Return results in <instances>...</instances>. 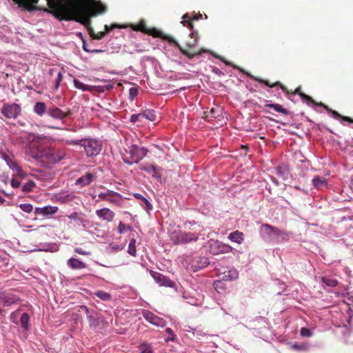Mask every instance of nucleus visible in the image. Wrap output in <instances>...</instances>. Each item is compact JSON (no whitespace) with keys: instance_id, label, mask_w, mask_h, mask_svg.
<instances>
[{"instance_id":"obj_1","label":"nucleus","mask_w":353,"mask_h":353,"mask_svg":"<svg viewBox=\"0 0 353 353\" xmlns=\"http://www.w3.org/2000/svg\"><path fill=\"white\" fill-rule=\"evenodd\" d=\"M48 8L44 12L52 14L59 21H75L83 25L93 39H103L106 32H94L92 19L104 14L107 6L97 0H46Z\"/></svg>"},{"instance_id":"obj_2","label":"nucleus","mask_w":353,"mask_h":353,"mask_svg":"<svg viewBox=\"0 0 353 353\" xmlns=\"http://www.w3.org/2000/svg\"><path fill=\"white\" fill-rule=\"evenodd\" d=\"M27 152L37 161L48 165H53L63 159L65 149L54 143L52 138L37 135L27 145Z\"/></svg>"},{"instance_id":"obj_3","label":"nucleus","mask_w":353,"mask_h":353,"mask_svg":"<svg viewBox=\"0 0 353 353\" xmlns=\"http://www.w3.org/2000/svg\"><path fill=\"white\" fill-rule=\"evenodd\" d=\"M130 28L134 31H139L144 34L151 35L154 37L161 38L165 41H167L171 44H174L177 46L181 52L187 57L189 59H193L196 55L201 54L202 52H205V50H201L196 52H190L188 50L184 49L178 42L172 37L168 35H165L161 31L157 30L155 28H148L144 20H141L139 23L135 24H130Z\"/></svg>"},{"instance_id":"obj_4","label":"nucleus","mask_w":353,"mask_h":353,"mask_svg":"<svg viewBox=\"0 0 353 353\" xmlns=\"http://www.w3.org/2000/svg\"><path fill=\"white\" fill-rule=\"evenodd\" d=\"M184 228L185 230H192L193 232H187L182 230H174L170 233V241L176 244H186L191 242H196L199 239L201 232L203 230V227L198 225L195 222L187 221L184 223Z\"/></svg>"},{"instance_id":"obj_5","label":"nucleus","mask_w":353,"mask_h":353,"mask_svg":"<svg viewBox=\"0 0 353 353\" xmlns=\"http://www.w3.org/2000/svg\"><path fill=\"white\" fill-rule=\"evenodd\" d=\"M68 145H79L83 146L88 157L97 156L101 150V143L96 139H85L76 141H67Z\"/></svg>"},{"instance_id":"obj_6","label":"nucleus","mask_w":353,"mask_h":353,"mask_svg":"<svg viewBox=\"0 0 353 353\" xmlns=\"http://www.w3.org/2000/svg\"><path fill=\"white\" fill-rule=\"evenodd\" d=\"M128 155L123 157V161L128 164L138 163L148 154V150L145 148H139L136 145H132L126 150Z\"/></svg>"},{"instance_id":"obj_7","label":"nucleus","mask_w":353,"mask_h":353,"mask_svg":"<svg viewBox=\"0 0 353 353\" xmlns=\"http://www.w3.org/2000/svg\"><path fill=\"white\" fill-rule=\"evenodd\" d=\"M202 15L201 14L194 15L193 17H190L188 13L185 14L182 17V21L181 23L183 24V26H186L190 28L192 31L190 33V36L193 39L192 41H188L186 43V46L188 48H192L196 46L198 39H199V34L196 31L193 30V23L192 21L199 20L201 18Z\"/></svg>"},{"instance_id":"obj_8","label":"nucleus","mask_w":353,"mask_h":353,"mask_svg":"<svg viewBox=\"0 0 353 353\" xmlns=\"http://www.w3.org/2000/svg\"><path fill=\"white\" fill-rule=\"evenodd\" d=\"M1 156L5 160L8 165L10 169L15 172L14 175L17 176L21 179H24L26 176V173L21 168L20 165L14 159L12 154L1 152Z\"/></svg>"},{"instance_id":"obj_9","label":"nucleus","mask_w":353,"mask_h":353,"mask_svg":"<svg viewBox=\"0 0 353 353\" xmlns=\"http://www.w3.org/2000/svg\"><path fill=\"white\" fill-rule=\"evenodd\" d=\"M252 79L256 81H258L260 83H263L265 85L268 87L270 88H274L276 86H279L280 88L286 94H299L300 96V94H303V92L301 91V88L298 87L294 91H290L286 86L283 85L280 81H276L275 83H271L269 81L263 79L260 77H252Z\"/></svg>"},{"instance_id":"obj_10","label":"nucleus","mask_w":353,"mask_h":353,"mask_svg":"<svg viewBox=\"0 0 353 353\" xmlns=\"http://www.w3.org/2000/svg\"><path fill=\"white\" fill-rule=\"evenodd\" d=\"M21 112V107L17 103L4 104L1 109V113L9 119L17 118Z\"/></svg>"},{"instance_id":"obj_11","label":"nucleus","mask_w":353,"mask_h":353,"mask_svg":"<svg viewBox=\"0 0 353 353\" xmlns=\"http://www.w3.org/2000/svg\"><path fill=\"white\" fill-rule=\"evenodd\" d=\"M19 8L28 12L43 10V8L37 6L39 0H12Z\"/></svg>"},{"instance_id":"obj_12","label":"nucleus","mask_w":353,"mask_h":353,"mask_svg":"<svg viewBox=\"0 0 353 353\" xmlns=\"http://www.w3.org/2000/svg\"><path fill=\"white\" fill-rule=\"evenodd\" d=\"M150 275L154 279V281L160 285V286H165V287H169V288H173L175 285V283L170 280L168 277L164 276L163 274L150 270Z\"/></svg>"},{"instance_id":"obj_13","label":"nucleus","mask_w":353,"mask_h":353,"mask_svg":"<svg viewBox=\"0 0 353 353\" xmlns=\"http://www.w3.org/2000/svg\"><path fill=\"white\" fill-rule=\"evenodd\" d=\"M142 315L147 321L153 325L159 327H165L166 325V322L163 319L160 318L149 310H143Z\"/></svg>"},{"instance_id":"obj_14","label":"nucleus","mask_w":353,"mask_h":353,"mask_svg":"<svg viewBox=\"0 0 353 353\" xmlns=\"http://www.w3.org/2000/svg\"><path fill=\"white\" fill-rule=\"evenodd\" d=\"M19 300V297L13 293L5 291L0 292V304L3 306H10Z\"/></svg>"},{"instance_id":"obj_15","label":"nucleus","mask_w":353,"mask_h":353,"mask_svg":"<svg viewBox=\"0 0 353 353\" xmlns=\"http://www.w3.org/2000/svg\"><path fill=\"white\" fill-rule=\"evenodd\" d=\"M276 227H273L269 224H263L261 227V232L269 241H275L276 234L277 231Z\"/></svg>"},{"instance_id":"obj_16","label":"nucleus","mask_w":353,"mask_h":353,"mask_svg":"<svg viewBox=\"0 0 353 353\" xmlns=\"http://www.w3.org/2000/svg\"><path fill=\"white\" fill-rule=\"evenodd\" d=\"M48 113L52 118L59 120H63L71 114L70 110L65 112L60 108L55 106L50 108L48 110Z\"/></svg>"},{"instance_id":"obj_17","label":"nucleus","mask_w":353,"mask_h":353,"mask_svg":"<svg viewBox=\"0 0 353 353\" xmlns=\"http://www.w3.org/2000/svg\"><path fill=\"white\" fill-rule=\"evenodd\" d=\"M96 214L99 219L108 222L112 221L115 216V213L108 208L97 210Z\"/></svg>"},{"instance_id":"obj_18","label":"nucleus","mask_w":353,"mask_h":353,"mask_svg":"<svg viewBox=\"0 0 353 353\" xmlns=\"http://www.w3.org/2000/svg\"><path fill=\"white\" fill-rule=\"evenodd\" d=\"M119 194L117 192H114L112 190H108L104 192H101L98 194V197L103 201H108L112 203H117L118 201L117 199H113L115 196H119Z\"/></svg>"},{"instance_id":"obj_19","label":"nucleus","mask_w":353,"mask_h":353,"mask_svg":"<svg viewBox=\"0 0 353 353\" xmlns=\"http://www.w3.org/2000/svg\"><path fill=\"white\" fill-rule=\"evenodd\" d=\"M59 210L58 207L57 206H44L43 208H35V214H42L43 216L52 215L57 213Z\"/></svg>"},{"instance_id":"obj_20","label":"nucleus","mask_w":353,"mask_h":353,"mask_svg":"<svg viewBox=\"0 0 353 353\" xmlns=\"http://www.w3.org/2000/svg\"><path fill=\"white\" fill-rule=\"evenodd\" d=\"M67 264L72 270H82L87 267L86 263L76 258L69 259Z\"/></svg>"},{"instance_id":"obj_21","label":"nucleus","mask_w":353,"mask_h":353,"mask_svg":"<svg viewBox=\"0 0 353 353\" xmlns=\"http://www.w3.org/2000/svg\"><path fill=\"white\" fill-rule=\"evenodd\" d=\"M94 178V175L90 173H86L81 176L76 181V185H80L81 186L88 185L91 183Z\"/></svg>"},{"instance_id":"obj_22","label":"nucleus","mask_w":353,"mask_h":353,"mask_svg":"<svg viewBox=\"0 0 353 353\" xmlns=\"http://www.w3.org/2000/svg\"><path fill=\"white\" fill-rule=\"evenodd\" d=\"M228 239L233 242L241 244L244 240V235L243 232L236 230L229 234Z\"/></svg>"},{"instance_id":"obj_23","label":"nucleus","mask_w":353,"mask_h":353,"mask_svg":"<svg viewBox=\"0 0 353 353\" xmlns=\"http://www.w3.org/2000/svg\"><path fill=\"white\" fill-rule=\"evenodd\" d=\"M327 184V182L325 178L316 176L312 179V185L317 189H321L326 187Z\"/></svg>"},{"instance_id":"obj_24","label":"nucleus","mask_w":353,"mask_h":353,"mask_svg":"<svg viewBox=\"0 0 353 353\" xmlns=\"http://www.w3.org/2000/svg\"><path fill=\"white\" fill-rule=\"evenodd\" d=\"M143 116V122L145 120L155 121L157 120V114L154 110L148 109L142 112Z\"/></svg>"},{"instance_id":"obj_25","label":"nucleus","mask_w":353,"mask_h":353,"mask_svg":"<svg viewBox=\"0 0 353 353\" xmlns=\"http://www.w3.org/2000/svg\"><path fill=\"white\" fill-rule=\"evenodd\" d=\"M34 112L40 117L46 112V105L43 102H37L34 106Z\"/></svg>"},{"instance_id":"obj_26","label":"nucleus","mask_w":353,"mask_h":353,"mask_svg":"<svg viewBox=\"0 0 353 353\" xmlns=\"http://www.w3.org/2000/svg\"><path fill=\"white\" fill-rule=\"evenodd\" d=\"M321 281L327 286L331 288L336 287L339 284L338 281L332 276H325L321 277Z\"/></svg>"},{"instance_id":"obj_27","label":"nucleus","mask_w":353,"mask_h":353,"mask_svg":"<svg viewBox=\"0 0 353 353\" xmlns=\"http://www.w3.org/2000/svg\"><path fill=\"white\" fill-rule=\"evenodd\" d=\"M275 241L280 243L283 241L288 240L290 238L289 234L284 230L277 228L276 234L275 235Z\"/></svg>"},{"instance_id":"obj_28","label":"nucleus","mask_w":353,"mask_h":353,"mask_svg":"<svg viewBox=\"0 0 353 353\" xmlns=\"http://www.w3.org/2000/svg\"><path fill=\"white\" fill-rule=\"evenodd\" d=\"M267 108H270L274 109L276 112L281 113L283 115H288L289 111L283 108L282 105L277 103H268L265 105Z\"/></svg>"},{"instance_id":"obj_29","label":"nucleus","mask_w":353,"mask_h":353,"mask_svg":"<svg viewBox=\"0 0 353 353\" xmlns=\"http://www.w3.org/2000/svg\"><path fill=\"white\" fill-rule=\"evenodd\" d=\"M36 187V184L33 181L29 180L28 182L21 184V190L24 193L30 192Z\"/></svg>"},{"instance_id":"obj_30","label":"nucleus","mask_w":353,"mask_h":353,"mask_svg":"<svg viewBox=\"0 0 353 353\" xmlns=\"http://www.w3.org/2000/svg\"><path fill=\"white\" fill-rule=\"evenodd\" d=\"M328 112H330L332 117L334 118V119H341L343 121H347L349 123H353V119L349 117H346V116H341L338 112L335 111V110H332L330 108V110H327Z\"/></svg>"},{"instance_id":"obj_31","label":"nucleus","mask_w":353,"mask_h":353,"mask_svg":"<svg viewBox=\"0 0 353 353\" xmlns=\"http://www.w3.org/2000/svg\"><path fill=\"white\" fill-rule=\"evenodd\" d=\"M94 294L96 296L104 301H110L112 298V296L110 293L103 290H99L96 292Z\"/></svg>"},{"instance_id":"obj_32","label":"nucleus","mask_w":353,"mask_h":353,"mask_svg":"<svg viewBox=\"0 0 353 353\" xmlns=\"http://www.w3.org/2000/svg\"><path fill=\"white\" fill-rule=\"evenodd\" d=\"M29 315L27 313H23L21 314L20 319L21 325L26 330H28L29 328Z\"/></svg>"},{"instance_id":"obj_33","label":"nucleus","mask_w":353,"mask_h":353,"mask_svg":"<svg viewBox=\"0 0 353 353\" xmlns=\"http://www.w3.org/2000/svg\"><path fill=\"white\" fill-rule=\"evenodd\" d=\"M288 170L287 167L284 165H279L276 168V173L278 176L282 177L283 179H285L288 175Z\"/></svg>"},{"instance_id":"obj_34","label":"nucleus","mask_w":353,"mask_h":353,"mask_svg":"<svg viewBox=\"0 0 353 353\" xmlns=\"http://www.w3.org/2000/svg\"><path fill=\"white\" fill-rule=\"evenodd\" d=\"M136 239L132 238L130 239L128 248V252L131 256H135L137 250H136Z\"/></svg>"},{"instance_id":"obj_35","label":"nucleus","mask_w":353,"mask_h":353,"mask_svg":"<svg viewBox=\"0 0 353 353\" xmlns=\"http://www.w3.org/2000/svg\"><path fill=\"white\" fill-rule=\"evenodd\" d=\"M140 353H152V349L150 344L143 343L139 346Z\"/></svg>"},{"instance_id":"obj_36","label":"nucleus","mask_w":353,"mask_h":353,"mask_svg":"<svg viewBox=\"0 0 353 353\" xmlns=\"http://www.w3.org/2000/svg\"><path fill=\"white\" fill-rule=\"evenodd\" d=\"M130 121L133 123H143V116L142 112L137 114H132L130 117Z\"/></svg>"},{"instance_id":"obj_37","label":"nucleus","mask_w":353,"mask_h":353,"mask_svg":"<svg viewBox=\"0 0 353 353\" xmlns=\"http://www.w3.org/2000/svg\"><path fill=\"white\" fill-rule=\"evenodd\" d=\"M232 250V247L225 243H221L219 245V250L221 253H230Z\"/></svg>"},{"instance_id":"obj_38","label":"nucleus","mask_w":353,"mask_h":353,"mask_svg":"<svg viewBox=\"0 0 353 353\" xmlns=\"http://www.w3.org/2000/svg\"><path fill=\"white\" fill-rule=\"evenodd\" d=\"M74 85L76 88L79 89V90H90L88 85L84 84L83 83H82L81 81H80L77 79H74Z\"/></svg>"},{"instance_id":"obj_39","label":"nucleus","mask_w":353,"mask_h":353,"mask_svg":"<svg viewBox=\"0 0 353 353\" xmlns=\"http://www.w3.org/2000/svg\"><path fill=\"white\" fill-rule=\"evenodd\" d=\"M139 168L141 170H144L149 173L155 172V167L153 165L150 164H141L140 165Z\"/></svg>"},{"instance_id":"obj_40","label":"nucleus","mask_w":353,"mask_h":353,"mask_svg":"<svg viewBox=\"0 0 353 353\" xmlns=\"http://www.w3.org/2000/svg\"><path fill=\"white\" fill-rule=\"evenodd\" d=\"M131 227L130 225H127L123 224L122 222H120L118 225V232L119 234H123L128 230H131Z\"/></svg>"},{"instance_id":"obj_41","label":"nucleus","mask_w":353,"mask_h":353,"mask_svg":"<svg viewBox=\"0 0 353 353\" xmlns=\"http://www.w3.org/2000/svg\"><path fill=\"white\" fill-rule=\"evenodd\" d=\"M19 208L25 212L30 213L33 210V206L30 203H21Z\"/></svg>"},{"instance_id":"obj_42","label":"nucleus","mask_w":353,"mask_h":353,"mask_svg":"<svg viewBox=\"0 0 353 353\" xmlns=\"http://www.w3.org/2000/svg\"><path fill=\"white\" fill-rule=\"evenodd\" d=\"M220 110L219 108H211L210 111L206 115L207 118H216L217 116L216 115V113L219 112Z\"/></svg>"},{"instance_id":"obj_43","label":"nucleus","mask_w":353,"mask_h":353,"mask_svg":"<svg viewBox=\"0 0 353 353\" xmlns=\"http://www.w3.org/2000/svg\"><path fill=\"white\" fill-rule=\"evenodd\" d=\"M300 334L303 337H310L312 335V332L310 331V330L306 327H302L301 329Z\"/></svg>"},{"instance_id":"obj_44","label":"nucleus","mask_w":353,"mask_h":353,"mask_svg":"<svg viewBox=\"0 0 353 353\" xmlns=\"http://www.w3.org/2000/svg\"><path fill=\"white\" fill-rule=\"evenodd\" d=\"M292 349L299 351H305L307 350V346L305 344H294Z\"/></svg>"},{"instance_id":"obj_45","label":"nucleus","mask_w":353,"mask_h":353,"mask_svg":"<svg viewBox=\"0 0 353 353\" xmlns=\"http://www.w3.org/2000/svg\"><path fill=\"white\" fill-rule=\"evenodd\" d=\"M142 202L143 203V208L145 210L147 211H150V210H152V205L150 204V203L148 201V200L147 199H145V197H142Z\"/></svg>"},{"instance_id":"obj_46","label":"nucleus","mask_w":353,"mask_h":353,"mask_svg":"<svg viewBox=\"0 0 353 353\" xmlns=\"http://www.w3.org/2000/svg\"><path fill=\"white\" fill-rule=\"evenodd\" d=\"M300 97L303 101H305L308 103H314V100L311 97H310L304 93L300 94Z\"/></svg>"},{"instance_id":"obj_47","label":"nucleus","mask_w":353,"mask_h":353,"mask_svg":"<svg viewBox=\"0 0 353 353\" xmlns=\"http://www.w3.org/2000/svg\"><path fill=\"white\" fill-rule=\"evenodd\" d=\"M300 97L303 101H305L308 103H314V100L311 97H310L304 93L300 94Z\"/></svg>"},{"instance_id":"obj_48","label":"nucleus","mask_w":353,"mask_h":353,"mask_svg":"<svg viewBox=\"0 0 353 353\" xmlns=\"http://www.w3.org/2000/svg\"><path fill=\"white\" fill-rule=\"evenodd\" d=\"M300 97L303 101H305L308 103H314V100L311 97H310L304 93L300 94Z\"/></svg>"},{"instance_id":"obj_49","label":"nucleus","mask_w":353,"mask_h":353,"mask_svg":"<svg viewBox=\"0 0 353 353\" xmlns=\"http://www.w3.org/2000/svg\"><path fill=\"white\" fill-rule=\"evenodd\" d=\"M74 252L79 254L83 256H90L91 252L90 251H85L81 248H76Z\"/></svg>"},{"instance_id":"obj_50","label":"nucleus","mask_w":353,"mask_h":353,"mask_svg":"<svg viewBox=\"0 0 353 353\" xmlns=\"http://www.w3.org/2000/svg\"><path fill=\"white\" fill-rule=\"evenodd\" d=\"M19 310H17L14 312H13L11 314H10V320L14 323L15 324H18V321H17V317H18V314L19 313Z\"/></svg>"},{"instance_id":"obj_51","label":"nucleus","mask_w":353,"mask_h":353,"mask_svg":"<svg viewBox=\"0 0 353 353\" xmlns=\"http://www.w3.org/2000/svg\"><path fill=\"white\" fill-rule=\"evenodd\" d=\"M62 79H63V75H62L61 72L59 71L57 73V77L55 81L54 88L56 90H57L58 88L59 87V84H60V82L62 81Z\"/></svg>"},{"instance_id":"obj_52","label":"nucleus","mask_w":353,"mask_h":353,"mask_svg":"<svg viewBox=\"0 0 353 353\" xmlns=\"http://www.w3.org/2000/svg\"><path fill=\"white\" fill-rule=\"evenodd\" d=\"M11 185L14 188H21V183L17 179L13 178L11 181Z\"/></svg>"},{"instance_id":"obj_53","label":"nucleus","mask_w":353,"mask_h":353,"mask_svg":"<svg viewBox=\"0 0 353 353\" xmlns=\"http://www.w3.org/2000/svg\"><path fill=\"white\" fill-rule=\"evenodd\" d=\"M165 332L169 334V337L168 339V341H174L175 339V335L172 331V330L170 327H167L165 329Z\"/></svg>"},{"instance_id":"obj_54","label":"nucleus","mask_w":353,"mask_h":353,"mask_svg":"<svg viewBox=\"0 0 353 353\" xmlns=\"http://www.w3.org/2000/svg\"><path fill=\"white\" fill-rule=\"evenodd\" d=\"M115 28H120V26H119L117 24H112L111 26L105 25V32H106V34H107V33L110 32L111 30H112Z\"/></svg>"},{"instance_id":"obj_55","label":"nucleus","mask_w":353,"mask_h":353,"mask_svg":"<svg viewBox=\"0 0 353 353\" xmlns=\"http://www.w3.org/2000/svg\"><path fill=\"white\" fill-rule=\"evenodd\" d=\"M138 94V91H137V89L135 88H131L130 89V95L132 97H134L137 95Z\"/></svg>"},{"instance_id":"obj_56","label":"nucleus","mask_w":353,"mask_h":353,"mask_svg":"<svg viewBox=\"0 0 353 353\" xmlns=\"http://www.w3.org/2000/svg\"><path fill=\"white\" fill-rule=\"evenodd\" d=\"M222 285H223V283L221 281H217L214 282V287L215 290H216L218 291V288H221Z\"/></svg>"},{"instance_id":"obj_57","label":"nucleus","mask_w":353,"mask_h":353,"mask_svg":"<svg viewBox=\"0 0 353 353\" xmlns=\"http://www.w3.org/2000/svg\"><path fill=\"white\" fill-rule=\"evenodd\" d=\"M314 104L319 105V106L323 107L326 110H330V108L327 105L323 104L322 102L316 103L314 101Z\"/></svg>"},{"instance_id":"obj_58","label":"nucleus","mask_w":353,"mask_h":353,"mask_svg":"<svg viewBox=\"0 0 353 353\" xmlns=\"http://www.w3.org/2000/svg\"><path fill=\"white\" fill-rule=\"evenodd\" d=\"M83 50L87 52H89L90 51V50L88 48V44L86 43L85 40H83Z\"/></svg>"},{"instance_id":"obj_59","label":"nucleus","mask_w":353,"mask_h":353,"mask_svg":"<svg viewBox=\"0 0 353 353\" xmlns=\"http://www.w3.org/2000/svg\"><path fill=\"white\" fill-rule=\"evenodd\" d=\"M81 308L82 310H83L86 314H88L89 312V309L88 308L87 306L85 305H81Z\"/></svg>"},{"instance_id":"obj_60","label":"nucleus","mask_w":353,"mask_h":353,"mask_svg":"<svg viewBox=\"0 0 353 353\" xmlns=\"http://www.w3.org/2000/svg\"><path fill=\"white\" fill-rule=\"evenodd\" d=\"M103 52L101 50L94 49V50H90V51L89 52L99 53V52Z\"/></svg>"},{"instance_id":"obj_61","label":"nucleus","mask_w":353,"mask_h":353,"mask_svg":"<svg viewBox=\"0 0 353 353\" xmlns=\"http://www.w3.org/2000/svg\"><path fill=\"white\" fill-rule=\"evenodd\" d=\"M135 197L142 200V197H143V196L141 194H135Z\"/></svg>"},{"instance_id":"obj_62","label":"nucleus","mask_w":353,"mask_h":353,"mask_svg":"<svg viewBox=\"0 0 353 353\" xmlns=\"http://www.w3.org/2000/svg\"><path fill=\"white\" fill-rule=\"evenodd\" d=\"M87 317H88V319H90V320H91V319H94V317L92 316V315H91V314H90V312H88V313L87 314Z\"/></svg>"},{"instance_id":"obj_63","label":"nucleus","mask_w":353,"mask_h":353,"mask_svg":"<svg viewBox=\"0 0 353 353\" xmlns=\"http://www.w3.org/2000/svg\"><path fill=\"white\" fill-rule=\"evenodd\" d=\"M4 201H5V199L1 196H0V203H3Z\"/></svg>"},{"instance_id":"obj_64","label":"nucleus","mask_w":353,"mask_h":353,"mask_svg":"<svg viewBox=\"0 0 353 353\" xmlns=\"http://www.w3.org/2000/svg\"><path fill=\"white\" fill-rule=\"evenodd\" d=\"M75 215H77V213H76V212L73 213V214L70 216V218H74V216Z\"/></svg>"}]
</instances>
